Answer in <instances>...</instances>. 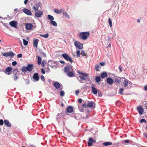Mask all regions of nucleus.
I'll return each instance as SVG.
<instances>
[{"label":"nucleus","instance_id":"nucleus-1","mask_svg":"<svg viewBox=\"0 0 147 147\" xmlns=\"http://www.w3.org/2000/svg\"><path fill=\"white\" fill-rule=\"evenodd\" d=\"M77 72L79 74L82 75V76H79L77 77V79L80 83H84V81L87 82L88 80L89 81L90 83V82L89 81V78H87V77H88V75L87 74L80 72L79 71Z\"/></svg>","mask_w":147,"mask_h":147},{"label":"nucleus","instance_id":"nucleus-2","mask_svg":"<svg viewBox=\"0 0 147 147\" xmlns=\"http://www.w3.org/2000/svg\"><path fill=\"white\" fill-rule=\"evenodd\" d=\"M90 33L89 32H85L80 33L79 36L80 39L83 40H86L87 39Z\"/></svg>","mask_w":147,"mask_h":147},{"label":"nucleus","instance_id":"nucleus-3","mask_svg":"<svg viewBox=\"0 0 147 147\" xmlns=\"http://www.w3.org/2000/svg\"><path fill=\"white\" fill-rule=\"evenodd\" d=\"M48 63V65L52 68H56L57 67V65L52 60L49 61Z\"/></svg>","mask_w":147,"mask_h":147},{"label":"nucleus","instance_id":"nucleus-4","mask_svg":"<svg viewBox=\"0 0 147 147\" xmlns=\"http://www.w3.org/2000/svg\"><path fill=\"white\" fill-rule=\"evenodd\" d=\"M74 45L76 47L80 50L82 49L83 48V45L78 41L75 42Z\"/></svg>","mask_w":147,"mask_h":147},{"label":"nucleus","instance_id":"nucleus-5","mask_svg":"<svg viewBox=\"0 0 147 147\" xmlns=\"http://www.w3.org/2000/svg\"><path fill=\"white\" fill-rule=\"evenodd\" d=\"M73 70L72 66L69 65L65 67L64 71L66 73H67L70 71Z\"/></svg>","mask_w":147,"mask_h":147},{"label":"nucleus","instance_id":"nucleus-6","mask_svg":"<svg viewBox=\"0 0 147 147\" xmlns=\"http://www.w3.org/2000/svg\"><path fill=\"white\" fill-rule=\"evenodd\" d=\"M87 107L94 108L95 107V103L93 101H87Z\"/></svg>","mask_w":147,"mask_h":147},{"label":"nucleus","instance_id":"nucleus-7","mask_svg":"<svg viewBox=\"0 0 147 147\" xmlns=\"http://www.w3.org/2000/svg\"><path fill=\"white\" fill-rule=\"evenodd\" d=\"M33 27V26L32 24L28 23H27L25 26L26 29L28 30H31Z\"/></svg>","mask_w":147,"mask_h":147},{"label":"nucleus","instance_id":"nucleus-8","mask_svg":"<svg viewBox=\"0 0 147 147\" xmlns=\"http://www.w3.org/2000/svg\"><path fill=\"white\" fill-rule=\"evenodd\" d=\"M40 7V5L37 3L35 4L34 5H33L32 8V11L34 12L37 11L39 10V8Z\"/></svg>","mask_w":147,"mask_h":147},{"label":"nucleus","instance_id":"nucleus-9","mask_svg":"<svg viewBox=\"0 0 147 147\" xmlns=\"http://www.w3.org/2000/svg\"><path fill=\"white\" fill-rule=\"evenodd\" d=\"M96 140H93L92 138H89L88 142V146H92V143L95 142Z\"/></svg>","mask_w":147,"mask_h":147},{"label":"nucleus","instance_id":"nucleus-10","mask_svg":"<svg viewBox=\"0 0 147 147\" xmlns=\"http://www.w3.org/2000/svg\"><path fill=\"white\" fill-rule=\"evenodd\" d=\"M12 68L10 67H8L6 68L5 70V73L7 75H10L11 74Z\"/></svg>","mask_w":147,"mask_h":147},{"label":"nucleus","instance_id":"nucleus-11","mask_svg":"<svg viewBox=\"0 0 147 147\" xmlns=\"http://www.w3.org/2000/svg\"><path fill=\"white\" fill-rule=\"evenodd\" d=\"M17 24L18 23L17 22L14 21H11L9 23V24L11 26L16 28L17 27Z\"/></svg>","mask_w":147,"mask_h":147},{"label":"nucleus","instance_id":"nucleus-12","mask_svg":"<svg viewBox=\"0 0 147 147\" xmlns=\"http://www.w3.org/2000/svg\"><path fill=\"white\" fill-rule=\"evenodd\" d=\"M23 12L28 15H32L31 12L28 9L26 8H24L23 9Z\"/></svg>","mask_w":147,"mask_h":147},{"label":"nucleus","instance_id":"nucleus-13","mask_svg":"<svg viewBox=\"0 0 147 147\" xmlns=\"http://www.w3.org/2000/svg\"><path fill=\"white\" fill-rule=\"evenodd\" d=\"M137 110L140 115L142 114L144 112V111L142 107L140 106L137 107Z\"/></svg>","mask_w":147,"mask_h":147},{"label":"nucleus","instance_id":"nucleus-14","mask_svg":"<svg viewBox=\"0 0 147 147\" xmlns=\"http://www.w3.org/2000/svg\"><path fill=\"white\" fill-rule=\"evenodd\" d=\"M33 78L35 80V82H37L39 79L38 74L37 73H35L34 74Z\"/></svg>","mask_w":147,"mask_h":147},{"label":"nucleus","instance_id":"nucleus-15","mask_svg":"<svg viewBox=\"0 0 147 147\" xmlns=\"http://www.w3.org/2000/svg\"><path fill=\"white\" fill-rule=\"evenodd\" d=\"M53 86L56 89H57L60 88V87H61V86H60V84L57 82H54ZM60 88L62 89V88L61 87Z\"/></svg>","mask_w":147,"mask_h":147},{"label":"nucleus","instance_id":"nucleus-16","mask_svg":"<svg viewBox=\"0 0 147 147\" xmlns=\"http://www.w3.org/2000/svg\"><path fill=\"white\" fill-rule=\"evenodd\" d=\"M67 61L71 63L72 62V60L71 58L69 57V56H62Z\"/></svg>","mask_w":147,"mask_h":147},{"label":"nucleus","instance_id":"nucleus-17","mask_svg":"<svg viewBox=\"0 0 147 147\" xmlns=\"http://www.w3.org/2000/svg\"><path fill=\"white\" fill-rule=\"evenodd\" d=\"M43 12L42 11H39L35 13V16L38 18L40 17L43 14Z\"/></svg>","mask_w":147,"mask_h":147},{"label":"nucleus","instance_id":"nucleus-18","mask_svg":"<svg viewBox=\"0 0 147 147\" xmlns=\"http://www.w3.org/2000/svg\"><path fill=\"white\" fill-rule=\"evenodd\" d=\"M39 40L37 39H34L33 41V44L34 47L37 48L38 47V44Z\"/></svg>","mask_w":147,"mask_h":147},{"label":"nucleus","instance_id":"nucleus-19","mask_svg":"<svg viewBox=\"0 0 147 147\" xmlns=\"http://www.w3.org/2000/svg\"><path fill=\"white\" fill-rule=\"evenodd\" d=\"M62 113H58L56 116V120L59 122L62 116Z\"/></svg>","mask_w":147,"mask_h":147},{"label":"nucleus","instance_id":"nucleus-20","mask_svg":"<svg viewBox=\"0 0 147 147\" xmlns=\"http://www.w3.org/2000/svg\"><path fill=\"white\" fill-rule=\"evenodd\" d=\"M107 82L108 84L112 85L113 82V79L110 78H108L107 79Z\"/></svg>","mask_w":147,"mask_h":147},{"label":"nucleus","instance_id":"nucleus-21","mask_svg":"<svg viewBox=\"0 0 147 147\" xmlns=\"http://www.w3.org/2000/svg\"><path fill=\"white\" fill-rule=\"evenodd\" d=\"M67 76L69 77H72L74 76L75 75L74 71H70L69 72L67 73Z\"/></svg>","mask_w":147,"mask_h":147},{"label":"nucleus","instance_id":"nucleus-22","mask_svg":"<svg viewBox=\"0 0 147 147\" xmlns=\"http://www.w3.org/2000/svg\"><path fill=\"white\" fill-rule=\"evenodd\" d=\"M33 67V64H28V66L26 67V69L27 71H31L32 70Z\"/></svg>","mask_w":147,"mask_h":147},{"label":"nucleus","instance_id":"nucleus-23","mask_svg":"<svg viewBox=\"0 0 147 147\" xmlns=\"http://www.w3.org/2000/svg\"><path fill=\"white\" fill-rule=\"evenodd\" d=\"M97 90L94 86L92 87V92L94 94H96L97 93Z\"/></svg>","mask_w":147,"mask_h":147},{"label":"nucleus","instance_id":"nucleus-24","mask_svg":"<svg viewBox=\"0 0 147 147\" xmlns=\"http://www.w3.org/2000/svg\"><path fill=\"white\" fill-rule=\"evenodd\" d=\"M73 108L71 106H69L67 109V111L69 113H71L73 111Z\"/></svg>","mask_w":147,"mask_h":147},{"label":"nucleus","instance_id":"nucleus-25","mask_svg":"<svg viewBox=\"0 0 147 147\" xmlns=\"http://www.w3.org/2000/svg\"><path fill=\"white\" fill-rule=\"evenodd\" d=\"M54 12L56 13L59 14L62 13L63 10L62 9H61L60 10L57 9H55L54 10Z\"/></svg>","mask_w":147,"mask_h":147},{"label":"nucleus","instance_id":"nucleus-26","mask_svg":"<svg viewBox=\"0 0 147 147\" xmlns=\"http://www.w3.org/2000/svg\"><path fill=\"white\" fill-rule=\"evenodd\" d=\"M4 123L7 127H11V124L9 121L6 120H4Z\"/></svg>","mask_w":147,"mask_h":147},{"label":"nucleus","instance_id":"nucleus-27","mask_svg":"<svg viewBox=\"0 0 147 147\" xmlns=\"http://www.w3.org/2000/svg\"><path fill=\"white\" fill-rule=\"evenodd\" d=\"M124 79L125 80L124 82H123V86L124 87H126L128 85L127 82V80L124 78Z\"/></svg>","mask_w":147,"mask_h":147},{"label":"nucleus","instance_id":"nucleus-28","mask_svg":"<svg viewBox=\"0 0 147 147\" xmlns=\"http://www.w3.org/2000/svg\"><path fill=\"white\" fill-rule=\"evenodd\" d=\"M107 76V73L106 72H103L101 73V76L102 78H104Z\"/></svg>","mask_w":147,"mask_h":147},{"label":"nucleus","instance_id":"nucleus-29","mask_svg":"<svg viewBox=\"0 0 147 147\" xmlns=\"http://www.w3.org/2000/svg\"><path fill=\"white\" fill-rule=\"evenodd\" d=\"M50 24L54 26H57V24L56 22L53 20H51L50 21Z\"/></svg>","mask_w":147,"mask_h":147},{"label":"nucleus","instance_id":"nucleus-30","mask_svg":"<svg viewBox=\"0 0 147 147\" xmlns=\"http://www.w3.org/2000/svg\"><path fill=\"white\" fill-rule=\"evenodd\" d=\"M14 53L12 52H9L4 53L3 55H14Z\"/></svg>","mask_w":147,"mask_h":147},{"label":"nucleus","instance_id":"nucleus-31","mask_svg":"<svg viewBox=\"0 0 147 147\" xmlns=\"http://www.w3.org/2000/svg\"><path fill=\"white\" fill-rule=\"evenodd\" d=\"M96 70L98 71L100 70V67L99 65H96L95 67Z\"/></svg>","mask_w":147,"mask_h":147},{"label":"nucleus","instance_id":"nucleus-32","mask_svg":"<svg viewBox=\"0 0 147 147\" xmlns=\"http://www.w3.org/2000/svg\"><path fill=\"white\" fill-rule=\"evenodd\" d=\"M38 64L40 65L41 63L42 59L39 56H38Z\"/></svg>","mask_w":147,"mask_h":147},{"label":"nucleus","instance_id":"nucleus-33","mask_svg":"<svg viewBox=\"0 0 147 147\" xmlns=\"http://www.w3.org/2000/svg\"><path fill=\"white\" fill-rule=\"evenodd\" d=\"M63 16L65 17L66 18H68L69 19L70 17L68 15L67 13L66 12H64L63 13Z\"/></svg>","mask_w":147,"mask_h":147},{"label":"nucleus","instance_id":"nucleus-34","mask_svg":"<svg viewBox=\"0 0 147 147\" xmlns=\"http://www.w3.org/2000/svg\"><path fill=\"white\" fill-rule=\"evenodd\" d=\"M103 144V145L105 146H107L111 145L112 144V143L111 142H105Z\"/></svg>","mask_w":147,"mask_h":147},{"label":"nucleus","instance_id":"nucleus-35","mask_svg":"<svg viewBox=\"0 0 147 147\" xmlns=\"http://www.w3.org/2000/svg\"><path fill=\"white\" fill-rule=\"evenodd\" d=\"M26 68V66H23L22 67V69H21V71H22V72H26V71H27Z\"/></svg>","mask_w":147,"mask_h":147},{"label":"nucleus","instance_id":"nucleus-36","mask_svg":"<svg viewBox=\"0 0 147 147\" xmlns=\"http://www.w3.org/2000/svg\"><path fill=\"white\" fill-rule=\"evenodd\" d=\"M40 36L44 37L45 38H48L49 36L48 33H47L45 35L40 34Z\"/></svg>","mask_w":147,"mask_h":147},{"label":"nucleus","instance_id":"nucleus-37","mask_svg":"<svg viewBox=\"0 0 147 147\" xmlns=\"http://www.w3.org/2000/svg\"><path fill=\"white\" fill-rule=\"evenodd\" d=\"M121 82L120 79L119 78H116L115 80V82L116 84H118Z\"/></svg>","mask_w":147,"mask_h":147},{"label":"nucleus","instance_id":"nucleus-38","mask_svg":"<svg viewBox=\"0 0 147 147\" xmlns=\"http://www.w3.org/2000/svg\"><path fill=\"white\" fill-rule=\"evenodd\" d=\"M101 78L100 76L96 77L95 78V80L96 82L98 83L100 81Z\"/></svg>","mask_w":147,"mask_h":147},{"label":"nucleus","instance_id":"nucleus-39","mask_svg":"<svg viewBox=\"0 0 147 147\" xmlns=\"http://www.w3.org/2000/svg\"><path fill=\"white\" fill-rule=\"evenodd\" d=\"M48 18L49 20H54V17L52 16L49 15H48Z\"/></svg>","mask_w":147,"mask_h":147},{"label":"nucleus","instance_id":"nucleus-40","mask_svg":"<svg viewBox=\"0 0 147 147\" xmlns=\"http://www.w3.org/2000/svg\"><path fill=\"white\" fill-rule=\"evenodd\" d=\"M39 53L40 55H46L45 53L41 50H39Z\"/></svg>","mask_w":147,"mask_h":147},{"label":"nucleus","instance_id":"nucleus-41","mask_svg":"<svg viewBox=\"0 0 147 147\" xmlns=\"http://www.w3.org/2000/svg\"><path fill=\"white\" fill-rule=\"evenodd\" d=\"M18 69H13V74L15 75H16L17 74V73H18Z\"/></svg>","mask_w":147,"mask_h":147},{"label":"nucleus","instance_id":"nucleus-42","mask_svg":"<svg viewBox=\"0 0 147 147\" xmlns=\"http://www.w3.org/2000/svg\"><path fill=\"white\" fill-rule=\"evenodd\" d=\"M109 23L110 27H112V22L111 19L109 18Z\"/></svg>","mask_w":147,"mask_h":147},{"label":"nucleus","instance_id":"nucleus-43","mask_svg":"<svg viewBox=\"0 0 147 147\" xmlns=\"http://www.w3.org/2000/svg\"><path fill=\"white\" fill-rule=\"evenodd\" d=\"M23 44L24 45L26 46L28 45V43L27 41L26 40L24 39H23Z\"/></svg>","mask_w":147,"mask_h":147},{"label":"nucleus","instance_id":"nucleus-44","mask_svg":"<svg viewBox=\"0 0 147 147\" xmlns=\"http://www.w3.org/2000/svg\"><path fill=\"white\" fill-rule=\"evenodd\" d=\"M65 92L63 91H61L60 92V95L61 96H63L64 95Z\"/></svg>","mask_w":147,"mask_h":147},{"label":"nucleus","instance_id":"nucleus-45","mask_svg":"<svg viewBox=\"0 0 147 147\" xmlns=\"http://www.w3.org/2000/svg\"><path fill=\"white\" fill-rule=\"evenodd\" d=\"M124 90V89L123 88H121L119 90V93L120 94H123V92Z\"/></svg>","mask_w":147,"mask_h":147},{"label":"nucleus","instance_id":"nucleus-46","mask_svg":"<svg viewBox=\"0 0 147 147\" xmlns=\"http://www.w3.org/2000/svg\"><path fill=\"white\" fill-rule=\"evenodd\" d=\"M82 106L84 108H86L87 107V104L86 103H84L82 105Z\"/></svg>","mask_w":147,"mask_h":147},{"label":"nucleus","instance_id":"nucleus-47","mask_svg":"<svg viewBox=\"0 0 147 147\" xmlns=\"http://www.w3.org/2000/svg\"><path fill=\"white\" fill-rule=\"evenodd\" d=\"M3 124V121L2 119L0 120V125H2Z\"/></svg>","mask_w":147,"mask_h":147},{"label":"nucleus","instance_id":"nucleus-48","mask_svg":"<svg viewBox=\"0 0 147 147\" xmlns=\"http://www.w3.org/2000/svg\"><path fill=\"white\" fill-rule=\"evenodd\" d=\"M40 79L41 80L44 81L45 80V78L43 75H42L40 77Z\"/></svg>","mask_w":147,"mask_h":147},{"label":"nucleus","instance_id":"nucleus-49","mask_svg":"<svg viewBox=\"0 0 147 147\" xmlns=\"http://www.w3.org/2000/svg\"><path fill=\"white\" fill-rule=\"evenodd\" d=\"M17 64V62L16 61H13L12 63V65L13 66H15Z\"/></svg>","mask_w":147,"mask_h":147},{"label":"nucleus","instance_id":"nucleus-50","mask_svg":"<svg viewBox=\"0 0 147 147\" xmlns=\"http://www.w3.org/2000/svg\"><path fill=\"white\" fill-rule=\"evenodd\" d=\"M81 54L82 55H86L85 51L83 50L81 51Z\"/></svg>","mask_w":147,"mask_h":147},{"label":"nucleus","instance_id":"nucleus-51","mask_svg":"<svg viewBox=\"0 0 147 147\" xmlns=\"http://www.w3.org/2000/svg\"><path fill=\"white\" fill-rule=\"evenodd\" d=\"M18 76L16 75H15L14 77V78H13V80L14 81H16L17 80V79H18Z\"/></svg>","mask_w":147,"mask_h":147},{"label":"nucleus","instance_id":"nucleus-52","mask_svg":"<svg viewBox=\"0 0 147 147\" xmlns=\"http://www.w3.org/2000/svg\"><path fill=\"white\" fill-rule=\"evenodd\" d=\"M41 72L42 74H45V72L44 69L42 68L41 69Z\"/></svg>","mask_w":147,"mask_h":147},{"label":"nucleus","instance_id":"nucleus-53","mask_svg":"<svg viewBox=\"0 0 147 147\" xmlns=\"http://www.w3.org/2000/svg\"><path fill=\"white\" fill-rule=\"evenodd\" d=\"M80 51H78L76 52L77 55H80Z\"/></svg>","mask_w":147,"mask_h":147},{"label":"nucleus","instance_id":"nucleus-54","mask_svg":"<svg viewBox=\"0 0 147 147\" xmlns=\"http://www.w3.org/2000/svg\"><path fill=\"white\" fill-rule=\"evenodd\" d=\"M79 109L81 112H83L84 111V109H83L81 108L80 107H79Z\"/></svg>","mask_w":147,"mask_h":147},{"label":"nucleus","instance_id":"nucleus-55","mask_svg":"<svg viewBox=\"0 0 147 147\" xmlns=\"http://www.w3.org/2000/svg\"><path fill=\"white\" fill-rule=\"evenodd\" d=\"M143 122H145L146 123V121L145 119H142L141 120V122L142 123Z\"/></svg>","mask_w":147,"mask_h":147},{"label":"nucleus","instance_id":"nucleus-56","mask_svg":"<svg viewBox=\"0 0 147 147\" xmlns=\"http://www.w3.org/2000/svg\"><path fill=\"white\" fill-rule=\"evenodd\" d=\"M79 92H80V91L79 90L76 91L75 92V93H76V95H78L79 94Z\"/></svg>","mask_w":147,"mask_h":147},{"label":"nucleus","instance_id":"nucleus-57","mask_svg":"<svg viewBox=\"0 0 147 147\" xmlns=\"http://www.w3.org/2000/svg\"><path fill=\"white\" fill-rule=\"evenodd\" d=\"M119 69L120 71V72H121L122 71V68L121 66L120 65L119 66Z\"/></svg>","mask_w":147,"mask_h":147},{"label":"nucleus","instance_id":"nucleus-58","mask_svg":"<svg viewBox=\"0 0 147 147\" xmlns=\"http://www.w3.org/2000/svg\"><path fill=\"white\" fill-rule=\"evenodd\" d=\"M45 63H46V62H45V61H43L42 62V66H44Z\"/></svg>","mask_w":147,"mask_h":147},{"label":"nucleus","instance_id":"nucleus-59","mask_svg":"<svg viewBox=\"0 0 147 147\" xmlns=\"http://www.w3.org/2000/svg\"><path fill=\"white\" fill-rule=\"evenodd\" d=\"M100 64L101 65L103 66L104 65L105 63L104 62H100Z\"/></svg>","mask_w":147,"mask_h":147},{"label":"nucleus","instance_id":"nucleus-60","mask_svg":"<svg viewBox=\"0 0 147 147\" xmlns=\"http://www.w3.org/2000/svg\"><path fill=\"white\" fill-rule=\"evenodd\" d=\"M28 1V0H25L24 1V3L26 5V4Z\"/></svg>","mask_w":147,"mask_h":147},{"label":"nucleus","instance_id":"nucleus-61","mask_svg":"<svg viewBox=\"0 0 147 147\" xmlns=\"http://www.w3.org/2000/svg\"><path fill=\"white\" fill-rule=\"evenodd\" d=\"M82 102V99H78V102L80 103H81Z\"/></svg>","mask_w":147,"mask_h":147},{"label":"nucleus","instance_id":"nucleus-62","mask_svg":"<svg viewBox=\"0 0 147 147\" xmlns=\"http://www.w3.org/2000/svg\"><path fill=\"white\" fill-rule=\"evenodd\" d=\"M144 88L145 90L147 91V85L144 87Z\"/></svg>","mask_w":147,"mask_h":147},{"label":"nucleus","instance_id":"nucleus-63","mask_svg":"<svg viewBox=\"0 0 147 147\" xmlns=\"http://www.w3.org/2000/svg\"><path fill=\"white\" fill-rule=\"evenodd\" d=\"M98 95L99 96L101 97L102 96V94L100 93H98Z\"/></svg>","mask_w":147,"mask_h":147},{"label":"nucleus","instance_id":"nucleus-64","mask_svg":"<svg viewBox=\"0 0 147 147\" xmlns=\"http://www.w3.org/2000/svg\"><path fill=\"white\" fill-rule=\"evenodd\" d=\"M127 82H128V84H129V85H130L131 84V82L130 81H128V80H127Z\"/></svg>","mask_w":147,"mask_h":147}]
</instances>
